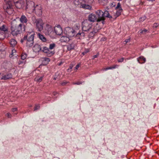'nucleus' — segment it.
Listing matches in <instances>:
<instances>
[{"instance_id":"nucleus-30","label":"nucleus","mask_w":159,"mask_h":159,"mask_svg":"<svg viewBox=\"0 0 159 159\" xmlns=\"http://www.w3.org/2000/svg\"><path fill=\"white\" fill-rule=\"evenodd\" d=\"M27 57V55L25 53H23L21 55V58L22 60H24L26 59Z\"/></svg>"},{"instance_id":"nucleus-29","label":"nucleus","mask_w":159,"mask_h":159,"mask_svg":"<svg viewBox=\"0 0 159 159\" xmlns=\"http://www.w3.org/2000/svg\"><path fill=\"white\" fill-rule=\"evenodd\" d=\"M48 57H50L52 56L54 53V51H50L49 50H48L47 52L46 53Z\"/></svg>"},{"instance_id":"nucleus-4","label":"nucleus","mask_w":159,"mask_h":159,"mask_svg":"<svg viewBox=\"0 0 159 159\" xmlns=\"http://www.w3.org/2000/svg\"><path fill=\"white\" fill-rule=\"evenodd\" d=\"M32 19L33 22L35 24L38 30L40 31H42L43 30V25L42 20L40 19H36L34 16H33Z\"/></svg>"},{"instance_id":"nucleus-50","label":"nucleus","mask_w":159,"mask_h":159,"mask_svg":"<svg viewBox=\"0 0 159 159\" xmlns=\"http://www.w3.org/2000/svg\"><path fill=\"white\" fill-rule=\"evenodd\" d=\"M112 69V66L107 67L106 68H105V70H108Z\"/></svg>"},{"instance_id":"nucleus-32","label":"nucleus","mask_w":159,"mask_h":159,"mask_svg":"<svg viewBox=\"0 0 159 159\" xmlns=\"http://www.w3.org/2000/svg\"><path fill=\"white\" fill-rule=\"evenodd\" d=\"M43 78V76H41L39 78H36L35 79V80L38 82H40L42 80Z\"/></svg>"},{"instance_id":"nucleus-28","label":"nucleus","mask_w":159,"mask_h":159,"mask_svg":"<svg viewBox=\"0 0 159 159\" xmlns=\"http://www.w3.org/2000/svg\"><path fill=\"white\" fill-rule=\"evenodd\" d=\"M11 45L12 47L15 46L17 43V42L16 40L14 39H11L10 41Z\"/></svg>"},{"instance_id":"nucleus-37","label":"nucleus","mask_w":159,"mask_h":159,"mask_svg":"<svg viewBox=\"0 0 159 159\" xmlns=\"http://www.w3.org/2000/svg\"><path fill=\"white\" fill-rule=\"evenodd\" d=\"M40 106L39 105H36L34 107V111L37 110L39 109Z\"/></svg>"},{"instance_id":"nucleus-17","label":"nucleus","mask_w":159,"mask_h":159,"mask_svg":"<svg viewBox=\"0 0 159 159\" xmlns=\"http://www.w3.org/2000/svg\"><path fill=\"white\" fill-rule=\"evenodd\" d=\"M76 43L75 41H73L71 43H69L67 46V49L69 51L74 49Z\"/></svg>"},{"instance_id":"nucleus-11","label":"nucleus","mask_w":159,"mask_h":159,"mask_svg":"<svg viewBox=\"0 0 159 159\" xmlns=\"http://www.w3.org/2000/svg\"><path fill=\"white\" fill-rule=\"evenodd\" d=\"M89 0H74V3L75 5L78 7H80L81 6V4L84 1L85 2L89 3Z\"/></svg>"},{"instance_id":"nucleus-38","label":"nucleus","mask_w":159,"mask_h":159,"mask_svg":"<svg viewBox=\"0 0 159 159\" xmlns=\"http://www.w3.org/2000/svg\"><path fill=\"white\" fill-rule=\"evenodd\" d=\"M121 8V5L120 3L119 2L117 3V6L116 7V9H120V8Z\"/></svg>"},{"instance_id":"nucleus-43","label":"nucleus","mask_w":159,"mask_h":159,"mask_svg":"<svg viewBox=\"0 0 159 159\" xmlns=\"http://www.w3.org/2000/svg\"><path fill=\"white\" fill-rule=\"evenodd\" d=\"M73 66L72 65H70L69 67V68L67 70L68 71L70 72L71 70H71Z\"/></svg>"},{"instance_id":"nucleus-5","label":"nucleus","mask_w":159,"mask_h":159,"mask_svg":"<svg viewBox=\"0 0 159 159\" xmlns=\"http://www.w3.org/2000/svg\"><path fill=\"white\" fill-rule=\"evenodd\" d=\"M92 26V24L87 20H84L82 23V29L84 31H88L91 30L93 28Z\"/></svg>"},{"instance_id":"nucleus-3","label":"nucleus","mask_w":159,"mask_h":159,"mask_svg":"<svg viewBox=\"0 0 159 159\" xmlns=\"http://www.w3.org/2000/svg\"><path fill=\"white\" fill-rule=\"evenodd\" d=\"M11 34L14 36H19L22 31H25V26L20 24L18 25L12 24L11 26Z\"/></svg>"},{"instance_id":"nucleus-56","label":"nucleus","mask_w":159,"mask_h":159,"mask_svg":"<svg viewBox=\"0 0 159 159\" xmlns=\"http://www.w3.org/2000/svg\"><path fill=\"white\" fill-rule=\"evenodd\" d=\"M56 79H57V77H54V79H54V80H56Z\"/></svg>"},{"instance_id":"nucleus-21","label":"nucleus","mask_w":159,"mask_h":159,"mask_svg":"<svg viewBox=\"0 0 159 159\" xmlns=\"http://www.w3.org/2000/svg\"><path fill=\"white\" fill-rule=\"evenodd\" d=\"M69 37L62 36L61 37L60 41L61 42H66L69 41Z\"/></svg>"},{"instance_id":"nucleus-13","label":"nucleus","mask_w":159,"mask_h":159,"mask_svg":"<svg viewBox=\"0 0 159 159\" xmlns=\"http://www.w3.org/2000/svg\"><path fill=\"white\" fill-rule=\"evenodd\" d=\"M54 31L56 34L58 35H61L62 33V28L60 25H58L54 28Z\"/></svg>"},{"instance_id":"nucleus-36","label":"nucleus","mask_w":159,"mask_h":159,"mask_svg":"<svg viewBox=\"0 0 159 159\" xmlns=\"http://www.w3.org/2000/svg\"><path fill=\"white\" fill-rule=\"evenodd\" d=\"M25 63V61H24V60H19L18 62V64L19 65H21L23 64H24Z\"/></svg>"},{"instance_id":"nucleus-51","label":"nucleus","mask_w":159,"mask_h":159,"mask_svg":"<svg viewBox=\"0 0 159 159\" xmlns=\"http://www.w3.org/2000/svg\"><path fill=\"white\" fill-rule=\"evenodd\" d=\"M17 108H13L12 109V111L13 112H15V111H17Z\"/></svg>"},{"instance_id":"nucleus-40","label":"nucleus","mask_w":159,"mask_h":159,"mask_svg":"<svg viewBox=\"0 0 159 159\" xmlns=\"http://www.w3.org/2000/svg\"><path fill=\"white\" fill-rule=\"evenodd\" d=\"M89 52V50L88 49H86L85 51L82 53L83 55H84L86 54L87 53Z\"/></svg>"},{"instance_id":"nucleus-27","label":"nucleus","mask_w":159,"mask_h":159,"mask_svg":"<svg viewBox=\"0 0 159 159\" xmlns=\"http://www.w3.org/2000/svg\"><path fill=\"white\" fill-rule=\"evenodd\" d=\"M38 36L39 38L43 42H45L46 41V39L43 35L40 34H38Z\"/></svg>"},{"instance_id":"nucleus-7","label":"nucleus","mask_w":159,"mask_h":159,"mask_svg":"<svg viewBox=\"0 0 159 159\" xmlns=\"http://www.w3.org/2000/svg\"><path fill=\"white\" fill-rule=\"evenodd\" d=\"M26 2V0H19L14 2V4L16 8L20 9L24 7Z\"/></svg>"},{"instance_id":"nucleus-49","label":"nucleus","mask_w":159,"mask_h":159,"mask_svg":"<svg viewBox=\"0 0 159 159\" xmlns=\"http://www.w3.org/2000/svg\"><path fill=\"white\" fill-rule=\"evenodd\" d=\"M7 115L8 118H11V114L9 113H7Z\"/></svg>"},{"instance_id":"nucleus-9","label":"nucleus","mask_w":159,"mask_h":159,"mask_svg":"<svg viewBox=\"0 0 159 159\" xmlns=\"http://www.w3.org/2000/svg\"><path fill=\"white\" fill-rule=\"evenodd\" d=\"M42 8L40 5H37L33 9V10L36 15L40 16L42 15Z\"/></svg>"},{"instance_id":"nucleus-19","label":"nucleus","mask_w":159,"mask_h":159,"mask_svg":"<svg viewBox=\"0 0 159 159\" xmlns=\"http://www.w3.org/2000/svg\"><path fill=\"white\" fill-rule=\"evenodd\" d=\"M12 77V75L11 73H8L6 75H4L2 76L1 78V80H7L9 79Z\"/></svg>"},{"instance_id":"nucleus-18","label":"nucleus","mask_w":159,"mask_h":159,"mask_svg":"<svg viewBox=\"0 0 159 159\" xmlns=\"http://www.w3.org/2000/svg\"><path fill=\"white\" fill-rule=\"evenodd\" d=\"M85 36V34L84 33L82 32H79L77 33L76 35V37L77 39H82L84 38Z\"/></svg>"},{"instance_id":"nucleus-8","label":"nucleus","mask_w":159,"mask_h":159,"mask_svg":"<svg viewBox=\"0 0 159 159\" xmlns=\"http://www.w3.org/2000/svg\"><path fill=\"white\" fill-rule=\"evenodd\" d=\"M6 3V4L3 6V8L5 10H7V12L9 14H11V13L9 12V10L10 9L12 10L11 7V0H4Z\"/></svg>"},{"instance_id":"nucleus-15","label":"nucleus","mask_w":159,"mask_h":159,"mask_svg":"<svg viewBox=\"0 0 159 159\" xmlns=\"http://www.w3.org/2000/svg\"><path fill=\"white\" fill-rule=\"evenodd\" d=\"M26 9L28 8H34L35 7L34 3L31 1H28L27 2H26Z\"/></svg>"},{"instance_id":"nucleus-58","label":"nucleus","mask_w":159,"mask_h":159,"mask_svg":"<svg viewBox=\"0 0 159 159\" xmlns=\"http://www.w3.org/2000/svg\"><path fill=\"white\" fill-rule=\"evenodd\" d=\"M61 63H60L59 64V65H61Z\"/></svg>"},{"instance_id":"nucleus-14","label":"nucleus","mask_w":159,"mask_h":159,"mask_svg":"<svg viewBox=\"0 0 159 159\" xmlns=\"http://www.w3.org/2000/svg\"><path fill=\"white\" fill-rule=\"evenodd\" d=\"M41 46L38 44H35L33 47V51L35 52H38L40 51H42Z\"/></svg>"},{"instance_id":"nucleus-53","label":"nucleus","mask_w":159,"mask_h":159,"mask_svg":"<svg viewBox=\"0 0 159 159\" xmlns=\"http://www.w3.org/2000/svg\"><path fill=\"white\" fill-rule=\"evenodd\" d=\"M67 83V82H63L61 84L63 86L65 85Z\"/></svg>"},{"instance_id":"nucleus-35","label":"nucleus","mask_w":159,"mask_h":159,"mask_svg":"<svg viewBox=\"0 0 159 159\" xmlns=\"http://www.w3.org/2000/svg\"><path fill=\"white\" fill-rule=\"evenodd\" d=\"M55 43H52L50 44L49 49L50 50H52L53 48L55 47Z\"/></svg>"},{"instance_id":"nucleus-48","label":"nucleus","mask_w":159,"mask_h":159,"mask_svg":"<svg viewBox=\"0 0 159 159\" xmlns=\"http://www.w3.org/2000/svg\"><path fill=\"white\" fill-rule=\"evenodd\" d=\"M119 67V65H114L113 66H112V69L117 68Z\"/></svg>"},{"instance_id":"nucleus-33","label":"nucleus","mask_w":159,"mask_h":159,"mask_svg":"<svg viewBox=\"0 0 159 159\" xmlns=\"http://www.w3.org/2000/svg\"><path fill=\"white\" fill-rule=\"evenodd\" d=\"M146 18V17L145 16H143V17H141L139 18V21L140 22H143L144 21Z\"/></svg>"},{"instance_id":"nucleus-25","label":"nucleus","mask_w":159,"mask_h":159,"mask_svg":"<svg viewBox=\"0 0 159 159\" xmlns=\"http://www.w3.org/2000/svg\"><path fill=\"white\" fill-rule=\"evenodd\" d=\"M80 7L85 9H90L91 8V7L88 5L82 3V4H81V6Z\"/></svg>"},{"instance_id":"nucleus-52","label":"nucleus","mask_w":159,"mask_h":159,"mask_svg":"<svg viewBox=\"0 0 159 159\" xmlns=\"http://www.w3.org/2000/svg\"><path fill=\"white\" fill-rule=\"evenodd\" d=\"M58 94V93L56 92H54L53 93V94L54 96H56Z\"/></svg>"},{"instance_id":"nucleus-16","label":"nucleus","mask_w":159,"mask_h":159,"mask_svg":"<svg viewBox=\"0 0 159 159\" xmlns=\"http://www.w3.org/2000/svg\"><path fill=\"white\" fill-rule=\"evenodd\" d=\"M53 29L50 26H47L45 29V32L46 34L49 35L53 31Z\"/></svg>"},{"instance_id":"nucleus-55","label":"nucleus","mask_w":159,"mask_h":159,"mask_svg":"<svg viewBox=\"0 0 159 159\" xmlns=\"http://www.w3.org/2000/svg\"><path fill=\"white\" fill-rule=\"evenodd\" d=\"M155 0H148V1H152V2H153V1H155Z\"/></svg>"},{"instance_id":"nucleus-46","label":"nucleus","mask_w":159,"mask_h":159,"mask_svg":"<svg viewBox=\"0 0 159 159\" xmlns=\"http://www.w3.org/2000/svg\"><path fill=\"white\" fill-rule=\"evenodd\" d=\"M124 60V58L123 57L121 58L120 59H119L118 60V61L119 62H122Z\"/></svg>"},{"instance_id":"nucleus-24","label":"nucleus","mask_w":159,"mask_h":159,"mask_svg":"<svg viewBox=\"0 0 159 159\" xmlns=\"http://www.w3.org/2000/svg\"><path fill=\"white\" fill-rule=\"evenodd\" d=\"M80 7L85 9H90L91 8V7L88 5L82 3V4H81V6Z\"/></svg>"},{"instance_id":"nucleus-39","label":"nucleus","mask_w":159,"mask_h":159,"mask_svg":"<svg viewBox=\"0 0 159 159\" xmlns=\"http://www.w3.org/2000/svg\"><path fill=\"white\" fill-rule=\"evenodd\" d=\"M130 41V39H126L123 42V44H126L127 43L129 42Z\"/></svg>"},{"instance_id":"nucleus-47","label":"nucleus","mask_w":159,"mask_h":159,"mask_svg":"<svg viewBox=\"0 0 159 159\" xmlns=\"http://www.w3.org/2000/svg\"><path fill=\"white\" fill-rule=\"evenodd\" d=\"M82 84V83L80 82H77L76 83H73L74 84H77V85H80V84Z\"/></svg>"},{"instance_id":"nucleus-41","label":"nucleus","mask_w":159,"mask_h":159,"mask_svg":"<svg viewBox=\"0 0 159 159\" xmlns=\"http://www.w3.org/2000/svg\"><path fill=\"white\" fill-rule=\"evenodd\" d=\"M44 61H46L47 63H48L50 61L49 58H48L45 57L43 58Z\"/></svg>"},{"instance_id":"nucleus-31","label":"nucleus","mask_w":159,"mask_h":159,"mask_svg":"<svg viewBox=\"0 0 159 159\" xmlns=\"http://www.w3.org/2000/svg\"><path fill=\"white\" fill-rule=\"evenodd\" d=\"M49 49L48 48L46 47H44L43 48V49L42 50V49L41 51L46 53Z\"/></svg>"},{"instance_id":"nucleus-45","label":"nucleus","mask_w":159,"mask_h":159,"mask_svg":"<svg viewBox=\"0 0 159 159\" xmlns=\"http://www.w3.org/2000/svg\"><path fill=\"white\" fill-rule=\"evenodd\" d=\"M158 25H159L157 23H154L153 24V28H156L157 27V26H158Z\"/></svg>"},{"instance_id":"nucleus-44","label":"nucleus","mask_w":159,"mask_h":159,"mask_svg":"<svg viewBox=\"0 0 159 159\" xmlns=\"http://www.w3.org/2000/svg\"><path fill=\"white\" fill-rule=\"evenodd\" d=\"M147 30L144 29L143 30L140 31V33L145 34L146 32H147Z\"/></svg>"},{"instance_id":"nucleus-23","label":"nucleus","mask_w":159,"mask_h":159,"mask_svg":"<svg viewBox=\"0 0 159 159\" xmlns=\"http://www.w3.org/2000/svg\"><path fill=\"white\" fill-rule=\"evenodd\" d=\"M20 21L23 23H26L27 22V18L25 15H22L20 19Z\"/></svg>"},{"instance_id":"nucleus-22","label":"nucleus","mask_w":159,"mask_h":159,"mask_svg":"<svg viewBox=\"0 0 159 159\" xmlns=\"http://www.w3.org/2000/svg\"><path fill=\"white\" fill-rule=\"evenodd\" d=\"M137 60L140 63H143L146 61V58L142 56H140L137 58Z\"/></svg>"},{"instance_id":"nucleus-10","label":"nucleus","mask_w":159,"mask_h":159,"mask_svg":"<svg viewBox=\"0 0 159 159\" xmlns=\"http://www.w3.org/2000/svg\"><path fill=\"white\" fill-rule=\"evenodd\" d=\"M90 33L89 34L88 37L89 38H93L95 35V34L98 32V30L96 28L93 27L91 30L89 31Z\"/></svg>"},{"instance_id":"nucleus-57","label":"nucleus","mask_w":159,"mask_h":159,"mask_svg":"<svg viewBox=\"0 0 159 159\" xmlns=\"http://www.w3.org/2000/svg\"><path fill=\"white\" fill-rule=\"evenodd\" d=\"M2 76L1 74H0V79H1V77H2V76Z\"/></svg>"},{"instance_id":"nucleus-59","label":"nucleus","mask_w":159,"mask_h":159,"mask_svg":"<svg viewBox=\"0 0 159 159\" xmlns=\"http://www.w3.org/2000/svg\"><path fill=\"white\" fill-rule=\"evenodd\" d=\"M117 0L118 1H121L122 0Z\"/></svg>"},{"instance_id":"nucleus-42","label":"nucleus","mask_w":159,"mask_h":159,"mask_svg":"<svg viewBox=\"0 0 159 159\" xmlns=\"http://www.w3.org/2000/svg\"><path fill=\"white\" fill-rule=\"evenodd\" d=\"M81 64L80 63H78L75 67V70H77L79 67L80 66Z\"/></svg>"},{"instance_id":"nucleus-20","label":"nucleus","mask_w":159,"mask_h":159,"mask_svg":"<svg viewBox=\"0 0 159 159\" xmlns=\"http://www.w3.org/2000/svg\"><path fill=\"white\" fill-rule=\"evenodd\" d=\"M2 23H0V31H2L4 32H6L8 31L7 28L6 26V25L2 24Z\"/></svg>"},{"instance_id":"nucleus-54","label":"nucleus","mask_w":159,"mask_h":159,"mask_svg":"<svg viewBox=\"0 0 159 159\" xmlns=\"http://www.w3.org/2000/svg\"><path fill=\"white\" fill-rule=\"evenodd\" d=\"M98 55H94L93 56V59L97 58L98 57Z\"/></svg>"},{"instance_id":"nucleus-6","label":"nucleus","mask_w":159,"mask_h":159,"mask_svg":"<svg viewBox=\"0 0 159 159\" xmlns=\"http://www.w3.org/2000/svg\"><path fill=\"white\" fill-rule=\"evenodd\" d=\"M65 31L66 35L70 38L73 37L76 34L75 31L70 27H66Z\"/></svg>"},{"instance_id":"nucleus-2","label":"nucleus","mask_w":159,"mask_h":159,"mask_svg":"<svg viewBox=\"0 0 159 159\" xmlns=\"http://www.w3.org/2000/svg\"><path fill=\"white\" fill-rule=\"evenodd\" d=\"M34 33L33 32H28L26 35L20 40L21 43H25L27 47H30L33 46L34 43Z\"/></svg>"},{"instance_id":"nucleus-12","label":"nucleus","mask_w":159,"mask_h":159,"mask_svg":"<svg viewBox=\"0 0 159 159\" xmlns=\"http://www.w3.org/2000/svg\"><path fill=\"white\" fill-rule=\"evenodd\" d=\"M89 21L92 22H94L95 21H97V17L94 14L91 13L88 16Z\"/></svg>"},{"instance_id":"nucleus-34","label":"nucleus","mask_w":159,"mask_h":159,"mask_svg":"<svg viewBox=\"0 0 159 159\" xmlns=\"http://www.w3.org/2000/svg\"><path fill=\"white\" fill-rule=\"evenodd\" d=\"M5 38V34L3 32L0 33V39H3Z\"/></svg>"},{"instance_id":"nucleus-1","label":"nucleus","mask_w":159,"mask_h":159,"mask_svg":"<svg viewBox=\"0 0 159 159\" xmlns=\"http://www.w3.org/2000/svg\"><path fill=\"white\" fill-rule=\"evenodd\" d=\"M95 13L97 16L98 22H101L102 25L105 24V20L106 17L109 18H112V16L110 15L107 11H104L99 10L96 11Z\"/></svg>"},{"instance_id":"nucleus-26","label":"nucleus","mask_w":159,"mask_h":159,"mask_svg":"<svg viewBox=\"0 0 159 159\" xmlns=\"http://www.w3.org/2000/svg\"><path fill=\"white\" fill-rule=\"evenodd\" d=\"M122 11V10L121 8H120L116 11L115 15V19H116V17L119 16L121 14Z\"/></svg>"}]
</instances>
